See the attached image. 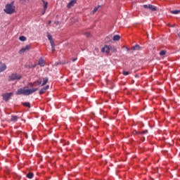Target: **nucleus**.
<instances>
[{
    "mask_svg": "<svg viewBox=\"0 0 180 180\" xmlns=\"http://www.w3.org/2000/svg\"><path fill=\"white\" fill-rule=\"evenodd\" d=\"M36 84V82H34V83H30V86H33V85H34Z\"/></svg>",
    "mask_w": 180,
    "mask_h": 180,
    "instance_id": "c756f323",
    "label": "nucleus"
},
{
    "mask_svg": "<svg viewBox=\"0 0 180 180\" xmlns=\"http://www.w3.org/2000/svg\"><path fill=\"white\" fill-rule=\"evenodd\" d=\"M122 74H123V75L127 76V75H129V74H130V72H127V71L124 70V71L122 72Z\"/></svg>",
    "mask_w": 180,
    "mask_h": 180,
    "instance_id": "a878e982",
    "label": "nucleus"
},
{
    "mask_svg": "<svg viewBox=\"0 0 180 180\" xmlns=\"http://www.w3.org/2000/svg\"><path fill=\"white\" fill-rule=\"evenodd\" d=\"M19 40H20V41H26V37L25 36H20L19 37Z\"/></svg>",
    "mask_w": 180,
    "mask_h": 180,
    "instance_id": "aec40b11",
    "label": "nucleus"
},
{
    "mask_svg": "<svg viewBox=\"0 0 180 180\" xmlns=\"http://www.w3.org/2000/svg\"><path fill=\"white\" fill-rule=\"evenodd\" d=\"M142 134H147V133H148V130H145L141 132Z\"/></svg>",
    "mask_w": 180,
    "mask_h": 180,
    "instance_id": "cd10ccee",
    "label": "nucleus"
},
{
    "mask_svg": "<svg viewBox=\"0 0 180 180\" xmlns=\"http://www.w3.org/2000/svg\"><path fill=\"white\" fill-rule=\"evenodd\" d=\"M26 176L29 179H32L34 176V174L32 172H30L26 175Z\"/></svg>",
    "mask_w": 180,
    "mask_h": 180,
    "instance_id": "2eb2a0df",
    "label": "nucleus"
},
{
    "mask_svg": "<svg viewBox=\"0 0 180 180\" xmlns=\"http://www.w3.org/2000/svg\"><path fill=\"white\" fill-rule=\"evenodd\" d=\"M165 54H167V51L165 50H162L160 52V56H165Z\"/></svg>",
    "mask_w": 180,
    "mask_h": 180,
    "instance_id": "5701e85b",
    "label": "nucleus"
},
{
    "mask_svg": "<svg viewBox=\"0 0 180 180\" xmlns=\"http://www.w3.org/2000/svg\"><path fill=\"white\" fill-rule=\"evenodd\" d=\"M48 25H51V20H49V21L48 22Z\"/></svg>",
    "mask_w": 180,
    "mask_h": 180,
    "instance_id": "2f4dec72",
    "label": "nucleus"
},
{
    "mask_svg": "<svg viewBox=\"0 0 180 180\" xmlns=\"http://www.w3.org/2000/svg\"><path fill=\"white\" fill-rule=\"evenodd\" d=\"M77 60H78V58H72V61H73V62L77 61Z\"/></svg>",
    "mask_w": 180,
    "mask_h": 180,
    "instance_id": "7c9ffc66",
    "label": "nucleus"
},
{
    "mask_svg": "<svg viewBox=\"0 0 180 180\" xmlns=\"http://www.w3.org/2000/svg\"><path fill=\"white\" fill-rule=\"evenodd\" d=\"M86 37H89V36H91V33L86 32Z\"/></svg>",
    "mask_w": 180,
    "mask_h": 180,
    "instance_id": "c85d7f7f",
    "label": "nucleus"
},
{
    "mask_svg": "<svg viewBox=\"0 0 180 180\" xmlns=\"http://www.w3.org/2000/svg\"><path fill=\"white\" fill-rule=\"evenodd\" d=\"M143 8H145V9H147V8H148V9L152 11L153 12H155V11H157V7L153 6L151 4H148V5L145 4V5H143Z\"/></svg>",
    "mask_w": 180,
    "mask_h": 180,
    "instance_id": "423d86ee",
    "label": "nucleus"
},
{
    "mask_svg": "<svg viewBox=\"0 0 180 180\" xmlns=\"http://www.w3.org/2000/svg\"><path fill=\"white\" fill-rule=\"evenodd\" d=\"M22 105L25 106L26 108H29V109H30V103H27V102L22 103Z\"/></svg>",
    "mask_w": 180,
    "mask_h": 180,
    "instance_id": "a211bd4d",
    "label": "nucleus"
},
{
    "mask_svg": "<svg viewBox=\"0 0 180 180\" xmlns=\"http://www.w3.org/2000/svg\"><path fill=\"white\" fill-rule=\"evenodd\" d=\"M49 88H50V86H49V85H46V86L43 87L39 91V95H43V94H44V92H46L47 91V89H49Z\"/></svg>",
    "mask_w": 180,
    "mask_h": 180,
    "instance_id": "9d476101",
    "label": "nucleus"
},
{
    "mask_svg": "<svg viewBox=\"0 0 180 180\" xmlns=\"http://www.w3.org/2000/svg\"><path fill=\"white\" fill-rule=\"evenodd\" d=\"M38 65L40 67H44L46 65V62L44 61V59L43 58H40L38 60Z\"/></svg>",
    "mask_w": 180,
    "mask_h": 180,
    "instance_id": "1a4fd4ad",
    "label": "nucleus"
},
{
    "mask_svg": "<svg viewBox=\"0 0 180 180\" xmlns=\"http://www.w3.org/2000/svg\"><path fill=\"white\" fill-rule=\"evenodd\" d=\"M29 50H30V45H27L19 51V54H23V53H26Z\"/></svg>",
    "mask_w": 180,
    "mask_h": 180,
    "instance_id": "6e6552de",
    "label": "nucleus"
},
{
    "mask_svg": "<svg viewBox=\"0 0 180 180\" xmlns=\"http://www.w3.org/2000/svg\"><path fill=\"white\" fill-rule=\"evenodd\" d=\"M22 79V75L18 73H13L8 76V81H19Z\"/></svg>",
    "mask_w": 180,
    "mask_h": 180,
    "instance_id": "7ed1b4c3",
    "label": "nucleus"
},
{
    "mask_svg": "<svg viewBox=\"0 0 180 180\" xmlns=\"http://www.w3.org/2000/svg\"><path fill=\"white\" fill-rule=\"evenodd\" d=\"M134 134H136V135H138V136H140V135H141V134H142V132H141V131H135V133H134Z\"/></svg>",
    "mask_w": 180,
    "mask_h": 180,
    "instance_id": "bb28decb",
    "label": "nucleus"
},
{
    "mask_svg": "<svg viewBox=\"0 0 180 180\" xmlns=\"http://www.w3.org/2000/svg\"><path fill=\"white\" fill-rule=\"evenodd\" d=\"M110 51H112V53H116V51H117V49H116V47H112L110 49Z\"/></svg>",
    "mask_w": 180,
    "mask_h": 180,
    "instance_id": "b1692460",
    "label": "nucleus"
},
{
    "mask_svg": "<svg viewBox=\"0 0 180 180\" xmlns=\"http://www.w3.org/2000/svg\"><path fill=\"white\" fill-rule=\"evenodd\" d=\"M38 88L35 89H27V87L18 89L15 94L16 95H24L25 96H27L29 95H32V94H34L37 91H38Z\"/></svg>",
    "mask_w": 180,
    "mask_h": 180,
    "instance_id": "f257e3e1",
    "label": "nucleus"
},
{
    "mask_svg": "<svg viewBox=\"0 0 180 180\" xmlns=\"http://www.w3.org/2000/svg\"><path fill=\"white\" fill-rule=\"evenodd\" d=\"M98 9H99V7H95L92 11L93 13H96V12H98Z\"/></svg>",
    "mask_w": 180,
    "mask_h": 180,
    "instance_id": "393cba45",
    "label": "nucleus"
},
{
    "mask_svg": "<svg viewBox=\"0 0 180 180\" xmlns=\"http://www.w3.org/2000/svg\"><path fill=\"white\" fill-rule=\"evenodd\" d=\"M0 64H2V62H0Z\"/></svg>",
    "mask_w": 180,
    "mask_h": 180,
    "instance_id": "f704fd0d",
    "label": "nucleus"
},
{
    "mask_svg": "<svg viewBox=\"0 0 180 180\" xmlns=\"http://www.w3.org/2000/svg\"><path fill=\"white\" fill-rule=\"evenodd\" d=\"M42 2H44V11H46L48 3L44 1V0H42Z\"/></svg>",
    "mask_w": 180,
    "mask_h": 180,
    "instance_id": "6ab92c4d",
    "label": "nucleus"
},
{
    "mask_svg": "<svg viewBox=\"0 0 180 180\" xmlns=\"http://www.w3.org/2000/svg\"><path fill=\"white\" fill-rule=\"evenodd\" d=\"M51 49H52V53H54L56 51V44H51Z\"/></svg>",
    "mask_w": 180,
    "mask_h": 180,
    "instance_id": "412c9836",
    "label": "nucleus"
},
{
    "mask_svg": "<svg viewBox=\"0 0 180 180\" xmlns=\"http://www.w3.org/2000/svg\"><path fill=\"white\" fill-rule=\"evenodd\" d=\"M47 37L50 41L51 44H53L54 43V41L53 40V37L51 36V34H50V33H47Z\"/></svg>",
    "mask_w": 180,
    "mask_h": 180,
    "instance_id": "ddd939ff",
    "label": "nucleus"
},
{
    "mask_svg": "<svg viewBox=\"0 0 180 180\" xmlns=\"http://www.w3.org/2000/svg\"><path fill=\"white\" fill-rule=\"evenodd\" d=\"M112 40H114V41H117L120 40V35H115L112 38Z\"/></svg>",
    "mask_w": 180,
    "mask_h": 180,
    "instance_id": "dca6fc26",
    "label": "nucleus"
},
{
    "mask_svg": "<svg viewBox=\"0 0 180 180\" xmlns=\"http://www.w3.org/2000/svg\"><path fill=\"white\" fill-rule=\"evenodd\" d=\"M13 95V93H6L2 95L4 101H8L11 99V96Z\"/></svg>",
    "mask_w": 180,
    "mask_h": 180,
    "instance_id": "39448f33",
    "label": "nucleus"
},
{
    "mask_svg": "<svg viewBox=\"0 0 180 180\" xmlns=\"http://www.w3.org/2000/svg\"><path fill=\"white\" fill-rule=\"evenodd\" d=\"M6 70V65L5 63H3L1 65V67H0V72H4Z\"/></svg>",
    "mask_w": 180,
    "mask_h": 180,
    "instance_id": "4468645a",
    "label": "nucleus"
},
{
    "mask_svg": "<svg viewBox=\"0 0 180 180\" xmlns=\"http://www.w3.org/2000/svg\"><path fill=\"white\" fill-rule=\"evenodd\" d=\"M132 50H140V45H136L133 46Z\"/></svg>",
    "mask_w": 180,
    "mask_h": 180,
    "instance_id": "4be33fe9",
    "label": "nucleus"
},
{
    "mask_svg": "<svg viewBox=\"0 0 180 180\" xmlns=\"http://www.w3.org/2000/svg\"><path fill=\"white\" fill-rule=\"evenodd\" d=\"M170 13H172L173 15H178V13H180V10L171 11Z\"/></svg>",
    "mask_w": 180,
    "mask_h": 180,
    "instance_id": "f3484780",
    "label": "nucleus"
},
{
    "mask_svg": "<svg viewBox=\"0 0 180 180\" xmlns=\"http://www.w3.org/2000/svg\"><path fill=\"white\" fill-rule=\"evenodd\" d=\"M44 13H46V11L44 10V11L42 12L41 15H44Z\"/></svg>",
    "mask_w": 180,
    "mask_h": 180,
    "instance_id": "473e14b6",
    "label": "nucleus"
},
{
    "mask_svg": "<svg viewBox=\"0 0 180 180\" xmlns=\"http://www.w3.org/2000/svg\"><path fill=\"white\" fill-rule=\"evenodd\" d=\"M4 12L8 15H11V13H14L15 6L12 4H7L6 6V8L4 9Z\"/></svg>",
    "mask_w": 180,
    "mask_h": 180,
    "instance_id": "f03ea898",
    "label": "nucleus"
},
{
    "mask_svg": "<svg viewBox=\"0 0 180 180\" xmlns=\"http://www.w3.org/2000/svg\"><path fill=\"white\" fill-rule=\"evenodd\" d=\"M18 119H19V117H18V115H11V122H13V123H16Z\"/></svg>",
    "mask_w": 180,
    "mask_h": 180,
    "instance_id": "f8f14e48",
    "label": "nucleus"
},
{
    "mask_svg": "<svg viewBox=\"0 0 180 180\" xmlns=\"http://www.w3.org/2000/svg\"><path fill=\"white\" fill-rule=\"evenodd\" d=\"M171 27H175V24L171 25Z\"/></svg>",
    "mask_w": 180,
    "mask_h": 180,
    "instance_id": "72a5a7b5",
    "label": "nucleus"
},
{
    "mask_svg": "<svg viewBox=\"0 0 180 180\" xmlns=\"http://www.w3.org/2000/svg\"><path fill=\"white\" fill-rule=\"evenodd\" d=\"M110 49H112L111 46H105L104 47L102 48L101 51L103 53H106L107 54L110 52Z\"/></svg>",
    "mask_w": 180,
    "mask_h": 180,
    "instance_id": "0eeeda50",
    "label": "nucleus"
},
{
    "mask_svg": "<svg viewBox=\"0 0 180 180\" xmlns=\"http://www.w3.org/2000/svg\"><path fill=\"white\" fill-rule=\"evenodd\" d=\"M38 85H41V86H44V85H46V84H47V82H49V77H44L43 78V83L41 84V78H39L37 81Z\"/></svg>",
    "mask_w": 180,
    "mask_h": 180,
    "instance_id": "20e7f679",
    "label": "nucleus"
},
{
    "mask_svg": "<svg viewBox=\"0 0 180 180\" xmlns=\"http://www.w3.org/2000/svg\"><path fill=\"white\" fill-rule=\"evenodd\" d=\"M76 4H77V0H72L68 4L67 8H72V6H74V5H75Z\"/></svg>",
    "mask_w": 180,
    "mask_h": 180,
    "instance_id": "9b49d317",
    "label": "nucleus"
}]
</instances>
